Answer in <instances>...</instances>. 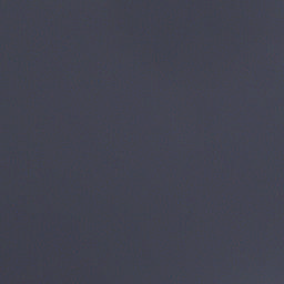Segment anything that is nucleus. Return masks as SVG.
I'll list each match as a JSON object with an SVG mask.
<instances>
[{"instance_id":"obj_1","label":"nucleus","mask_w":284,"mask_h":284,"mask_svg":"<svg viewBox=\"0 0 284 284\" xmlns=\"http://www.w3.org/2000/svg\"><path fill=\"white\" fill-rule=\"evenodd\" d=\"M174 39H179V0H174Z\"/></svg>"}]
</instances>
